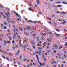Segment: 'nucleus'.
<instances>
[{"mask_svg": "<svg viewBox=\"0 0 67 67\" xmlns=\"http://www.w3.org/2000/svg\"><path fill=\"white\" fill-rule=\"evenodd\" d=\"M27 22H31V23H35V24H36V23H38L39 22H40L39 21H32V20H28L27 21Z\"/></svg>", "mask_w": 67, "mask_h": 67, "instance_id": "1", "label": "nucleus"}, {"mask_svg": "<svg viewBox=\"0 0 67 67\" xmlns=\"http://www.w3.org/2000/svg\"><path fill=\"white\" fill-rule=\"evenodd\" d=\"M39 64L41 66H44L45 65V64L44 63H41V62L39 63Z\"/></svg>", "mask_w": 67, "mask_h": 67, "instance_id": "2", "label": "nucleus"}, {"mask_svg": "<svg viewBox=\"0 0 67 67\" xmlns=\"http://www.w3.org/2000/svg\"><path fill=\"white\" fill-rule=\"evenodd\" d=\"M0 14L1 15H2L3 17L4 18H7V17L4 15V14L2 12H0Z\"/></svg>", "mask_w": 67, "mask_h": 67, "instance_id": "3", "label": "nucleus"}, {"mask_svg": "<svg viewBox=\"0 0 67 67\" xmlns=\"http://www.w3.org/2000/svg\"><path fill=\"white\" fill-rule=\"evenodd\" d=\"M32 9H33V8H32V7H30L29 8H28V10L29 11H32Z\"/></svg>", "mask_w": 67, "mask_h": 67, "instance_id": "4", "label": "nucleus"}, {"mask_svg": "<svg viewBox=\"0 0 67 67\" xmlns=\"http://www.w3.org/2000/svg\"><path fill=\"white\" fill-rule=\"evenodd\" d=\"M36 57H37V59L38 62V63H40V61H39V58H38V55H36Z\"/></svg>", "mask_w": 67, "mask_h": 67, "instance_id": "5", "label": "nucleus"}, {"mask_svg": "<svg viewBox=\"0 0 67 67\" xmlns=\"http://www.w3.org/2000/svg\"><path fill=\"white\" fill-rule=\"evenodd\" d=\"M31 43L32 45H35V42H34V41H31Z\"/></svg>", "mask_w": 67, "mask_h": 67, "instance_id": "6", "label": "nucleus"}, {"mask_svg": "<svg viewBox=\"0 0 67 67\" xmlns=\"http://www.w3.org/2000/svg\"><path fill=\"white\" fill-rule=\"evenodd\" d=\"M26 29H27V30H31V27H27Z\"/></svg>", "mask_w": 67, "mask_h": 67, "instance_id": "7", "label": "nucleus"}, {"mask_svg": "<svg viewBox=\"0 0 67 67\" xmlns=\"http://www.w3.org/2000/svg\"><path fill=\"white\" fill-rule=\"evenodd\" d=\"M14 13H15V14H16V15L17 16L18 15V13H16V12L15 11H14Z\"/></svg>", "mask_w": 67, "mask_h": 67, "instance_id": "8", "label": "nucleus"}, {"mask_svg": "<svg viewBox=\"0 0 67 67\" xmlns=\"http://www.w3.org/2000/svg\"><path fill=\"white\" fill-rule=\"evenodd\" d=\"M47 41H48L49 42H52V41L51 40L49 39H47Z\"/></svg>", "mask_w": 67, "mask_h": 67, "instance_id": "9", "label": "nucleus"}, {"mask_svg": "<svg viewBox=\"0 0 67 67\" xmlns=\"http://www.w3.org/2000/svg\"><path fill=\"white\" fill-rule=\"evenodd\" d=\"M17 37L18 38V39H20L21 38L20 37V35H18Z\"/></svg>", "mask_w": 67, "mask_h": 67, "instance_id": "10", "label": "nucleus"}, {"mask_svg": "<svg viewBox=\"0 0 67 67\" xmlns=\"http://www.w3.org/2000/svg\"><path fill=\"white\" fill-rule=\"evenodd\" d=\"M56 36L57 37H59V36H60V34H57V35H56Z\"/></svg>", "mask_w": 67, "mask_h": 67, "instance_id": "11", "label": "nucleus"}, {"mask_svg": "<svg viewBox=\"0 0 67 67\" xmlns=\"http://www.w3.org/2000/svg\"><path fill=\"white\" fill-rule=\"evenodd\" d=\"M12 49L13 51H14L15 49V48L14 47H13L12 48Z\"/></svg>", "mask_w": 67, "mask_h": 67, "instance_id": "12", "label": "nucleus"}, {"mask_svg": "<svg viewBox=\"0 0 67 67\" xmlns=\"http://www.w3.org/2000/svg\"><path fill=\"white\" fill-rule=\"evenodd\" d=\"M57 46V45L55 44H53V47H56V46Z\"/></svg>", "mask_w": 67, "mask_h": 67, "instance_id": "13", "label": "nucleus"}, {"mask_svg": "<svg viewBox=\"0 0 67 67\" xmlns=\"http://www.w3.org/2000/svg\"><path fill=\"white\" fill-rule=\"evenodd\" d=\"M55 49H57V48H58V46H57H57L55 47Z\"/></svg>", "mask_w": 67, "mask_h": 67, "instance_id": "14", "label": "nucleus"}, {"mask_svg": "<svg viewBox=\"0 0 67 67\" xmlns=\"http://www.w3.org/2000/svg\"><path fill=\"white\" fill-rule=\"evenodd\" d=\"M18 16V17H19V18H20V19H21V17L20 15L19 14H18V16Z\"/></svg>", "mask_w": 67, "mask_h": 67, "instance_id": "15", "label": "nucleus"}, {"mask_svg": "<svg viewBox=\"0 0 67 67\" xmlns=\"http://www.w3.org/2000/svg\"><path fill=\"white\" fill-rule=\"evenodd\" d=\"M55 30L57 32H59V29H55Z\"/></svg>", "mask_w": 67, "mask_h": 67, "instance_id": "16", "label": "nucleus"}, {"mask_svg": "<svg viewBox=\"0 0 67 67\" xmlns=\"http://www.w3.org/2000/svg\"><path fill=\"white\" fill-rule=\"evenodd\" d=\"M62 3H63V4H67V3L66 2H62Z\"/></svg>", "mask_w": 67, "mask_h": 67, "instance_id": "17", "label": "nucleus"}, {"mask_svg": "<svg viewBox=\"0 0 67 67\" xmlns=\"http://www.w3.org/2000/svg\"><path fill=\"white\" fill-rule=\"evenodd\" d=\"M2 56L4 59H5V57L3 55H2Z\"/></svg>", "mask_w": 67, "mask_h": 67, "instance_id": "18", "label": "nucleus"}, {"mask_svg": "<svg viewBox=\"0 0 67 67\" xmlns=\"http://www.w3.org/2000/svg\"><path fill=\"white\" fill-rule=\"evenodd\" d=\"M6 59H7V60H8V61H10V60H9V59L8 58L6 57Z\"/></svg>", "mask_w": 67, "mask_h": 67, "instance_id": "19", "label": "nucleus"}, {"mask_svg": "<svg viewBox=\"0 0 67 67\" xmlns=\"http://www.w3.org/2000/svg\"><path fill=\"white\" fill-rule=\"evenodd\" d=\"M11 43V42L10 41H8V42H7V43L8 44H9L10 43Z\"/></svg>", "mask_w": 67, "mask_h": 67, "instance_id": "20", "label": "nucleus"}, {"mask_svg": "<svg viewBox=\"0 0 67 67\" xmlns=\"http://www.w3.org/2000/svg\"><path fill=\"white\" fill-rule=\"evenodd\" d=\"M17 20H18V21H21V20L19 18H17Z\"/></svg>", "mask_w": 67, "mask_h": 67, "instance_id": "21", "label": "nucleus"}, {"mask_svg": "<svg viewBox=\"0 0 67 67\" xmlns=\"http://www.w3.org/2000/svg\"><path fill=\"white\" fill-rule=\"evenodd\" d=\"M11 23H13L14 24V23H15V21H12Z\"/></svg>", "mask_w": 67, "mask_h": 67, "instance_id": "22", "label": "nucleus"}, {"mask_svg": "<svg viewBox=\"0 0 67 67\" xmlns=\"http://www.w3.org/2000/svg\"><path fill=\"white\" fill-rule=\"evenodd\" d=\"M62 7V5H57V7Z\"/></svg>", "mask_w": 67, "mask_h": 67, "instance_id": "23", "label": "nucleus"}, {"mask_svg": "<svg viewBox=\"0 0 67 67\" xmlns=\"http://www.w3.org/2000/svg\"><path fill=\"white\" fill-rule=\"evenodd\" d=\"M0 24L2 27H3V25L2 24Z\"/></svg>", "mask_w": 67, "mask_h": 67, "instance_id": "24", "label": "nucleus"}, {"mask_svg": "<svg viewBox=\"0 0 67 67\" xmlns=\"http://www.w3.org/2000/svg\"><path fill=\"white\" fill-rule=\"evenodd\" d=\"M7 21H8V22L9 23H10V22H11V20H10L9 19H8L7 20Z\"/></svg>", "mask_w": 67, "mask_h": 67, "instance_id": "25", "label": "nucleus"}, {"mask_svg": "<svg viewBox=\"0 0 67 67\" xmlns=\"http://www.w3.org/2000/svg\"><path fill=\"white\" fill-rule=\"evenodd\" d=\"M64 57H65V58H67V56L66 55L64 54Z\"/></svg>", "mask_w": 67, "mask_h": 67, "instance_id": "26", "label": "nucleus"}, {"mask_svg": "<svg viewBox=\"0 0 67 67\" xmlns=\"http://www.w3.org/2000/svg\"><path fill=\"white\" fill-rule=\"evenodd\" d=\"M40 34H41V35H42V36H44V34H43L42 33H40Z\"/></svg>", "mask_w": 67, "mask_h": 67, "instance_id": "27", "label": "nucleus"}, {"mask_svg": "<svg viewBox=\"0 0 67 67\" xmlns=\"http://www.w3.org/2000/svg\"><path fill=\"white\" fill-rule=\"evenodd\" d=\"M52 7H55V8H57V6H56L55 5H52Z\"/></svg>", "mask_w": 67, "mask_h": 67, "instance_id": "28", "label": "nucleus"}, {"mask_svg": "<svg viewBox=\"0 0 67 67\" xmlns=\"http://www.w3.org/2000/svg\"><path fill=\"white\" fill-rule=\"evenodd\" d=\"M4 42L5 44H6V43H7V42L6 41H5V40H4Z\"/></svg>", "mask_w": 67, "mask_h": 67, "instance_id": "29", "label": "nucleus"}, {"mask_svg": "<svg viewBox=\"0 0 67 67\" xmlns=\"http://www.w3.org/2000/svg\"><path fill=\"white\" fill-rule=\"evenodd\" d=\"M56 16V15H53L52 16V18H54V17H55Z\"/></svg>", "mask_w": 67, "mask_h": 67, "instance_id": "30", "label": "nucleus"}, {"mask_svg": "<svg viewBox=\"0 0 67 67\" xmlns=\"http://www.w3.org/2000/svg\"><path fill=\"white\" fill-rule=\"evenodd\" d=\"M19 29H20V30H21V31H23V30L22 29V28L20 27Z\"/></svg>", "mask_w": 67, "mask_h": 67, "instance_id": "31", "label": "nucleus"}, {"mask_svg": "<svg viewBox=\"0 0 67 67\" xmlns=\"http://www.w3.org/2000/svg\"><path fill=\"white\" fill-rule=\"evenodd\" d=\"M39 53H42V51L41 50H39Z\"/></svg>", "mask_w": 67, "mask_h": 67, "instance_id": "32", "label": "nucleus"}, {"mask_svg": "<svg viewBox=\"0 0 67 67\" xmlns=\"http://www.w3.org/2000/svg\"><path fill=\"white\" fill-rule=\"evenodd\" d=\"M35 52H36V54H39V53L38 51H36Z\"/></svg>", "mask_w": 67, "mask_h": 67, "instance_id": "33", "label": "nucleus"}, {"mask_svg": "<svg viewBox=\"0 0 67 67\" xmlns=\"http://www.w3.org/2000/svg\"><path fill=\"white\" fill-rule=\"evenodd\" d=\"M44 60L45 62H46V58H44Z\"/></svg>", "mask_w": 67, "mask_h": 67, "instance_id": "34", "label": "nucleus"}, {"mask_svg": "<svg viewBox=\"0 0 67 67\" xmlns=\"http://www.w3.org/2000/svg\"><path fill=\"white\" fill-rule=\"evenodd\" d=\"M57 13H60L61 12H59V11H57Z\"/></svg>", "mask_w": 67, "mask_h": 67, "instance_id": "35", "label": "nucleus"}, {"mask_svg": "<svg viewBox=\"0 0 67 67\" xmlns=\"http://www.w3.org/2000/svg\"><path fill=\"white\" fill-rule=\"evenodd\" d=\"M6 9H7V10H10V8H6Z\"/></svg>", "mask_w": 67, "mask_h": 67, "instance_id": "36", "label": "nucleus"}, {"mask_svg": "<svg viewBox=\"0 0 67 67\" xmlns=\"http://www.w3.org/2000/svg\"><path fill=\"white\" fill-rule=\"evenodd\" d=\"M26 35L27 36H28V35H29V33H26Z\"/></svg>", "mask_w": 67, "mask_h": 67, "instance_id": "37", "label": "nucleus"}, {"mask_svg": "<svg viewBox=\"0 0 67 67\" xmlns=\"http://www.w3.org/2000/svg\"><path fill=\"white\" fill-rule=\"evenodd\" d=\"M29 65L30 66H33V64H32V63H30Z\"/></svg>", "mask_w": 67, "mask_h": 67, "instance_id": "38", "label": "nucleus"}, {"mask_svg": "<svg viewBox=\"0 0 67 67\" xmlns=\"http://www.w3.org/2000/svg\"><path fill=\"white\" fill-rule=\"evenodd\" d=\"M44 53H45V51H43L42 52V55H44Z\"/></svg>", "mask_w": 67, "mask_h": 67, "instance_id": "39", "label": "nucleus"}, {"mask_svg": "<svg viewBox=\"0 0 67 67\" xmlns=\"http://www.w3.org/2000/svg\"><path fill=\"white\" fill-rule=\"evenodd\" d=\"M49 38H50L51 39V40H53V38H52V37H49Z\"/></svg>", "mask_w": 67, "mask_h": 67, "instance_id": "40", "label": "nucleus"}, {"mask_svg": "<svg viewBox=\"0 0 67 67\" xmlns=\"http://www.w3.org/2000/svg\"><path fill=\"white\" fill-rule=\"evenodd\" d=\"M32 47L34 48V49H35V46L34 45Z\"/></svg>", "mask_w": 67, "mask_h": 67, "instance_id": "41", "label": "nucleus"}, {"mask_svg": "<svg viewBox=\"0 0 67 67\" xmlns=\"http://www.w3.org/2000/svg\"><path fill=\"white\" fill-rule=\"evenodd\" d=\"M61 3V2H57L56 3H58V4H59V3Z\"/></svg>", "mask_w": 67, "mask_h": 67, "instance_id": "42", "label": "nucleus"}, {"mask_svg": "<svg viewBox=\"0 0 67 67\" xmlns=\"http://www.w3.org/2000/svg\"><path fill=\"white\" fill-rule=\"evenodd\" d=\"M22 56L21 55L20 57V59H22Z\"/></svg>", "mask_w": 67, "mask_h": 67, "instance_id": "43", "label": "nucleus"}, {"mask_svg": "<svg viewBox=\"0 0 67 67\" xmlns=\"http://www.w3.org/2000/svg\"><path fill=\"white\" fill-rule=\"evenodd\" d=\"M47 19H49V20H52L51 18H47Z\"/></svg>", "mask_w": 67, "mask_h": 67, "instance_id": "44", "label": "nucleus"}, {"mask_svg": "<svg viewBox=\"0 0 67 67\" xmlns=\"http://www.w3.org/2000/svg\"><path fill=\"white\" fill-rule=\"evenodd\" d=\"M57 63V62H56V61H54L53 62V63H54V64H55V63Z\"/></svg>", "mask_w": 67, "mask_h": 67, "instance_id": "45", "label": "nucleus"}, {"mask_svg": "<svg viewBox=\"0 0 67 67\" xmlns=\"http://www.w3.org/2000/svg\"><path fill=\"white\" fill-rule=\"evenodd\" d=\"M64 32H67V30L66 29H64Z\"/></svg>", "mask_w": 67, "mask_h": 67, "instance_id": "46", "label": "nucleus"}, {"mask_svg": "<svg viewBox=\"0 0 67 67\" xmlns=\"http://www.w3.org/2000/svg\"><path fill=\"white\" fill-rule=\"evenodd\" d=\"M2 53H3V54L4 55V54H5V53H4V51H2Z\"/></svg>", "mask_w": 67, "mask_h": 67, "instance_id": "47", "label": "nucleus"}, {"mask_svg": "<svg viewBox=\"0 0 67 67\" xmlns=\"http://www.w3.org/2000/svg\"><path fill=\"white\" fill-rule=\"evenodd\" d=\"M7 36H8L9 37H10V36L8 35V34H7Z\"/></svg>", "mask_w": 67, "mask_h": 67, "instance_id": "48", "label": "nucleus"}, {"mask_svg": "<svg viewBox=\"0 0 67 67\" xmlns=\"http://www.w3.org/2000/svg\"><path fill=\"white\" fill-rule=\"evenodd\" d=\"M65 46H67V42H65Z\"/></svg>", "mask_w": 67, "mask_h": 67, "instance_id": "49", "label": "nucleus"}, {"mask_svg": "<svg viewBox=\"0 0 67 67\" xmlns=\"http://www.w3.org/2000/svg\"><path fill=\"white\" fill-rule=\"evenodd\" d=\"M26 60H27V59H26V58L24 60V62H25V61H26Z\"/></svg>", "mask_w": 67, "mask_h": 67, "instance_id": "50", "label": "nucleus"}, {"mask_svg": "<svg viewBox=\"0 0 67 67\" xmlns=\"http://www.w3.org/2000/svg\"><path fill=\"white\" fill-rule=\"evenodd\" d=\"M14 42H15L14 40L13 41H12V43L13 44H14Z\"/></svg>", "mask_w": 67, "mask_h": 67, "instance_id": "51", "label": "nucleus"}, {"mask_svg": "<svg viewBox=\"0 0 67 67\" xmlns=\"http://www.w3.org/2000/svg\"><path fill=\"white\" fill-rule=\"evenodd\" d=\"M58 21H60V22H62V20L60 19H58Z\"/></svg>", "mask_w": 67, "mask_h": 67, "instance_id": "52", "label": "nucleus"}, {"mask_svg": "<svg viewBox=\"0 0 67 67\" xmlns=\"http://www.w3.org/2000/svg\"><path fill=\"white\" fill-rule=\"evenodd\" d=\"M9 39L10 40H12V38L11 37H9Z\"/></svg>", "mask_w": 67, "mask_h": 67, "instance_id": "53", "label": "nucleus"}, {"mask_svg": "<svg viewBox=\"0 0 67 67\" xmlns=\"http://www.w3.org/2000/svg\"><path fill=\"white\" fill-rule=\"evenodd\" d=\"M13 28L14 29H15V26L14 25H13Z\"/></svg>", "mask_w": 67, "mask_h": 67, "instance_id": "54", "label": "nucleus"}, {"mask_svg": "<svg viewBox=\"0 0 67 67\" xmlns=\"http://www.w3.org/2000/svg\"><path fill=\"white\" fill-rule=\"evenodd\" d=\"M35 7H37V5L36 4H35Z\"/></svg>", "mask_w": 67, "mask_h": 67, "instance_id": "55", "label": "nucleus"}, {"mask_svg": "<svg viewBox=\"0 0 67 67\" xmlns=\"http://www.w3.org/2000/svg\"><path fill=\"white\" fill-rule=\"evenodd\" d=\"M4 28L5 29H7V27H5V26H4Z\"/></svg>", "mask_w": 67, "mask_h": 67, "instance_id": "56", "label": "nucleus"}, {"mask_svg": "<svg viewBox=\"0 0 67 67\" xmlns=\"http://www.w3.org/2000/svg\"><path fill=\"white\" fill-rule=\"evenodd\" d=\"M24 48H26V46H25L24 47Z\"/></svg>", "mask_w": 67, "mask_h": 67, "instance_id": "57", "label": "nucleus"}, {"mask_svg": "<svg viewBox=\"0 0 67 67\" xmlns=\"http://www.w3.org/2000/svg\"><path fill=\"white\" fill-rule=\"evenodd\" d=\"M41 38H42V40H44V37H41Z\"/></svg>", "mask_w": 67, "mask_h": 67, "instance_id": "58", "label": "nucleus"}, {"mask_svg": "<svg viewBox=\"0 0 67 67\" xmlns=\"http://www.w3.org/2000/svg\"><path fill=\"white\" fill-rule=\"evenodd\" d=\"M47 48H49V46H47Z\"/></svg>", "mask_w": 67, "mask_h": 67, "instance_id": "59", "label": "nucleus"}, {"mask_svg": "<svg viewBox=\"0 0 67 67\" xmlns=\"http://www.w3.org/2000/svg\"><path fill=\"white\" fill-rule=\"evenodd\" d=\"M15 47L16 48H18V46L17 45H16Z\"/></svg>", "mask_w": 67, "mask_h": 67, "instance_id": "60", "label": "nucleus"}, {"mask_svg": "<svg viewBox=\"0 0 67 67\" xmlns=\"http://www.w3.org/2000/svg\"><path fill=\"white\" fill-rule=\"evenodd\" d=\"M49 34H51V35H52V33L51 32H49Z\"/></svg>", "mask_w": 67, "mask_h": 67, "instance_id": "61", "label": "nucleus"}, {"mask_svg": "<svg viewBox=\"0 0 67 67\" xmlns=\"http://www.w3.org/2000/svg\"><path fill=\"white\" fill-rule=\"evenodd\" d=\"M4 24H5V25H7V23L5 22H4Z\"/></svg>", "mask_w": 67, "mask_h": 67, "instance_id": "62", "label": "nucleus"}, {"mask_svg": "<svg viewBox=\"0 0 67 67\" xmlns=\"http://www.w3.org/2000/svg\"><path fill=\"white\" fill-rule=\"evenodd\" d=\"M14 64H16V63H15V61H14Z\"/></svg>", "mask_w": 67, "mask_h": 67, "instance_id": "63", "label": "nucleus"}, {"mask_svg": "<svg viewBox=\"0 0 67 67\" xmlns=\"http://www.w3.org/2000/svg\"><path fill=\"white\" fill-rule=\"evenodd\" d=\"M18 54H19V53H20V51L18 50Z\"/></svg>", "mask_w": 67, "mask_h": 67, "instance_id": "64", "label": "nucleus"}]
</instances>
